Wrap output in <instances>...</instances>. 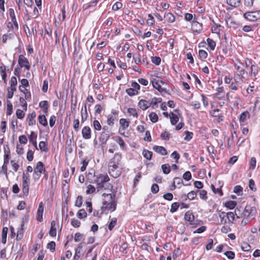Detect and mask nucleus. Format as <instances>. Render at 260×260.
<instances>
[{
    "instance_id": "obj_43",
    "label": "nucleus",
    "mask_w": 260,
    "mask_h": 260,
    "mask_svg": "<svg viewBox=\"0 0 260 260\" xmlns=\"http://www.w3.org/2000/svg\"><path fill=\"white\" fill-rule=\"evenodd\" d=\"M126 93L129 96L137 95L138 92L133 88H129L126 90Z\"/></svg>"
},
{
    "instance_id": "obj_9",
    "label": "nucleus",
    "mask_w": 260,
    "mask_h": 260,
    "mask_svg": "<svg viewBox=\"0 0 260 260\" xmlns=\"http://www.w3.org/2000/svg\"><path fill=\"white\" fill-rule=\"evenodd\" d=\"M151 82L153 87L156 89L158 90L159 92H167L166 88L161 87V85L159 84V80H157L156 79H153L151 80Z\"/></svg>"
},
{
    "instance_id": "obj_62",
    "label": "nucleus",
    "mask_w": 260,
    "mask_h": 260,
    "mask_svg": "<svg viewBox=\"0 0 260 260\" xmlns=\"http://www.w3.org/2000/svg\"><path fill=\"white\" fill-rule=\"evenodd\" d=\"M19 101H20V103L21 104V105L22 106V108H23V109L24 110H27V103H26V102L25 101V100L24 99H23V98L22 97H20V99H19Z\"/></svg>"
},
{
    "instance_id": "obj_39",
    "label": "nucleus",
    "mask_w": 260,
    "mask_h": 260,
    "mask_svg": "<svg viewBox=\"0 0 260 260\" xmlns=\"http://www.w3.org/2000/svg\"><path fill=\"white\" fill-rule=\"evenodd\" d=\"M77 216L78 218L82 219L87 216V213L84 209H81L78 212Z\"/></svg>"
},
{
    "instance_id": "obj_44",
    "label": "nucleus",
    "mask_w": 260,
    "mask_h": 260,
    "mask_svg": "<svg viewBox=\"0 0 260 260\" xmlns=\"http://www.w3.org/2000/svg\"><path fill=\"white\" fill-rule=\"evenodd\" d=\"M127 112L131 115H133V116L137 118L138 117V114L137 113V111L136 109L130 108H128L127 110Z\"/></svg>"
},
{
    "instance_id": "obj_15",
    "label": "nucleus",
    "mask_w": 260,
    "mask_h": 260,
    "mask_svg": "<svg viewBox=\"0 0 260 260\" xmlns=\"http://www.w3.org/2000/svg\"><path fill=\"white\" fill-rule=\"evenodd\" d=\"M37 138V135L35 134V133L34 132H31L29 137V141L32 144L36 149H38L36 141Z\"/></svg>"
},
{
    "instance_id": "obj_12",
    "label": "nucleus",
    "mask_w": 260,
    "mask_h": 260,
    "mask_svg": "<svg viewBox=\"0 0 260 260\" xmlns=\"http://www.w3.org/2000/svg\"><path fill=\"white\" fill-rule=\"evenodd\" d=\"M110 137L109 133L105 132L101 133L99 137V140L102 145L105 144Z\"/></svg>"
},
{
    "instance_id": "obj_14",
    "label": "nucleus",
    "mask_w": 260,
    "mask_h": 260,
    "mask_svg": "<svg viewBox=\"0 0 260 260\" xmlns=\"http://www.w3.org/2000/svg\"><path fill=\"white\" fill-rule=\"evenodd\" d=\"M153 150L162 155H165L167 154V150L162 146H154L153 147Z\"/></svg>"
},
{
    "instance_id": "obj_32",
    "label": "nucleus",
    "mask_w": 260,
    "mask_h": 260,
    "mask_svg": "<svg viewBox=\"0 0 260 260\" xmlns=\"http://www.w3.org/2000/svg\"><path fill=\"white\" fill-rule=\"evenodd\" d=\"M39 147L40 149L42 151L47 152L48 150L47 144L44 141H41L39 143Z\"/></svg>"
},
{
    "instance_id": "obj_31",
    "label": "nucleus",
    "mask_w": 260,
    "mask_h": 260,
    "mask_svg": "<svg viewBox=\"0 0 260 260\" xmlns=\"http://www.w3.org/2000/svg\"><path fill=\"white\" fill-rule=\"evenodd\" d=\"M258 72V67L255 64H252L251 66V76L255 77Z\"/></svg>"
},
{
    "instance_id": "obj_55",
    "label": "nucleus",
    "mask_w": 260,
    "mask_h": 260,
    "mask_svg": "<svg viewBox=\"0 0 260 260\" xmlns=\"http://www.w3.org/2000/svg\"><path fill=\"white\" fill-rule=\"evenodd\" d=\"M199 55L201 58L205 59L208 56V53L204 50H200L199 51Z\"/></svg>"
},
{
    "instance_id": "obj_20",
    "label": "nucleus",
    "mask_w": 260,
    "mask_h": 260,
    "mask_svg": "<svg viewBox=\"0 0 260 260\" xmlns=\"http://www.w3.org/2000/svg\"><path fill=\"white\" fill-rule=\"evenodd\" d=\"M39 106L43 109V111L45 113H47L48 112V102L47 101H41L39 103Z\"/></svg>"
},
{
    "instance_id": "obj_38",
    "label": "nucleus",
    "mask_w": 260,
    "mask_h": 260,
    "mask_svg": "<svg viewBox=\"0 0 260 260\" xmlns=\"http://www.w3.org/2000/svg\"><path fill=\"white\" fill-rule=\"evenodd\" d=\"M179 206H180V204L179 203H178V202L173 203L171 205V208L170 209V212L173 213H174L176 211H177V210H178V209L179 207Z\"/></svg>"
},
{
    "instance_id": "obj_7",
    "label": "nucleus",
    "mask_w": 260,
    "mask_h": 260,
    "mask_svg": "<svg viewBox=\"0 0 260 260\" xmlns=\"http://www.w3.org/2000/svg\"><path fill=\"white\" fill-rule=\"evenodd\" d=\"M18 64L21 68L24 67L28 70H29L30 67L28 59L22 54L19 56Z\"/></svg>"
},
{
    "instance_id": "obj_27",
    "label": "nucleus",
    "mask_w": 260,
    "mask_h": 260,
    "mask_svg": "<svg viewBox=\"0 0 260 260\" xmlns=\"http://www.w3.org/2000/svg\"><path fill=\"white\" fill-rule=\"evenodd\" d=\"M235 137H237V133L235 131L232 133L231 137L228 139L227 145L229 149L230 148L231 146L233 145Z\"/></svg>"
},
{
    "instance_id": "obj_57",
    "label": "nucleus",
    "mask_w": 260,
    "mask_h": 260,
    "mask_svg": "<svg viewBox=\"0 0 260 260\" xmlns=\"http://www.w3.org/2000/svg\"><path fill=\"white\" fill-rule=\"evenodd\" d=\"M116 117L111 115L108 116L107 123L109 125H113Z\"/></svg>"
},
{
    "instance_id": "obj_59",
    "label": "nucleus",
    "mask_w": 260,
    "mask_h": 260,
    "mask_svg": "<svg viewBox=\"0 0 260 260\" xmlns=\"http://www.w3.org/2000/svg\"><path fill=\"white\" fill-rule=\"evenodd\" d=\"M16 114L17 117L19 119H22L24 117V115H25L24 112L20 109L17 110Z\"/></svg>"
},
{
    "instance_id": "obj_33",
    "label": "nucleus",
    "mask_w": 260,
    "mask_h": 260,
    "mask_svg": "<svg viewBox=\"0 0 260 260\" xmlns=\"http://www.w3.org/2000/svg\"><path fill=\"white\" fill-rule=\"evenodd\" d=\"M149 117L150 120L153 123H155L158 120V116L156 113L154 112L150 113L149 115Z\"/></svg>"
},
{
    "instance_id": "obj_26",
    "label": "nucleus",
    "mask_w": 260,
    "mask_h": 260,
    "mask_svg": "<svg viewBox=\"0 0 260 260\" xmlns=\"http://www.w3.org/2000/svg\"><path fill=\"white\" fill-rule=\"evenodd\" d=\"M23 226H24V222L23 221L22 222L21 224V228L17 231V236H16V239L17 240H20L22 239L23 237Z\"/></svg>"
},
{
    "instance_id": "obj_21",
    "label": "nucleus",
    "mask_w": 260,
    "mask_h": 260,
    "mask_svg": "<svg viewBox=\"0 0 260 260\" xmlns=\"http://www.w3.org/2000/svg\"><path fill=\"white\" fill-rule=\"evenodd\" d=\"M164 18L166 21L171 23L173 22L175 19L174 15L171 13H166L165 14Z\"/></svg>"
},
{
    "instance_id": "obj_6",
    "label": "nucleus",
    "mask_w": 260,
    "mask_h": 260,
    "mask_svg": "<svg viewBox=\"0 0 260 260\" xmlns=\"http://www.w3.org/2000/svg\"><path fill=\"white\" fill-rule=\"evenodd\" d=\"M244 17L249 21H254L260 19V11L245 13Z\"/></svg>"
},
{
    "instance_id": "obj_52",
    "label": "nucleus",
    "mask_w": 260,
    "mask_h": 260,
    "mask_svg": "<svg viewBox=\"0 0 260 260\" xmlns=\"http://www.w3.org/2000/svg\"><path fill=\"white\" fill-rule=\"evenodd\" d=\"M224 255L230 259L234 258L235 254V253L232 251H227L224 253Z\"/></svg>"
},
{
    "instance_id": "obj_60",
    "label": "nucleus",
    "mask_w": 260,
    "mask_h": 260,
    "mask_svg": "<svg viewBox=\"0 0 260 260\" xmlns=\"http://www.w3.org/2000/svg\"><path fill=\"white\" fill-rule=\"evenodd\" d=\"M122 7V4L120 2H116L112 6V10L117 11Z\"/></svg>"
},
{
    "instance_id": "obj_1",
    "label": "nucleus",
    "mask_w": 260,
    "mask_h": 260,
    "mask_svg": "<svg viewBox=\"0 0 260 260\" xmlns=\"http://www.w3.org/2000/svg\"><path fill=\"white\" fill-rule=\"evenodd\" d=\"M87 178L90 183L96 184L98 191L103 189H111L113 188L111 184L107 183L110 181V178L107 174H95V171L91 169L87 175Z\"/></svg>"
},
{
    "instance_id": "obj_25",
    "label": "nucleus",
    "mask_w": 260,
    "mask_h": 260,
    "mask_svg": "<svg viewBox=\"0 0 260 260\" xmlns=\"http://www.w3.org/2000/svg\"><path fill=\"white\" fill-rule=\"evenodd\" d=\"M115 141L119 144L121 149L123 150L125 149L126 144L124 143L123 139L120 137H116L115 139Z\"/></svg>"
},
{
    "instance_id": "obj_58",
    "label": "nucleus",
    "mask_w": 260,
    "mask_h": 260,
    "mask_svg": "<svg viewBox=\"0 0 260 260\" xmlns=\"http://www.w3.org/2000/svg\"><path fill=\"white\" fill-rule=\"evenodd\" d=\"M161 102V98H154L151 100V101L150 102L151 106H154L157 105L158 103H160Z\"/></svg>"
},
{
    "instance_id": "obj_8",
    "label": "nucleus",
    "mask_w": 260,
    "mask_h": 260,
    "mask_svg": "<svg viewBox=\"0 0 260 260\" xmlns=\"http://www.w3.org/2000/svg\"><path fill=\"white\" fill-rule=\"evenodd\" d=\"M203 29L202 24L193 20L191 24V30L193 34H198Z\"/></svg>"
},
{
    "instance_id": "obj_2",
    "label": "nucleus",
    "mask_w": 260,
    "mask_h": 260,
    "mask_svg": "<svg viewBox=\"0 0 260 260\" xmlns=\"http://www.w3.org/2000/svg\"><path fill=\"white\" fill-rule=\"evenodd\" d=\"M121 158V154L116 153L115 154L114 157L111 158L109 162V173L111 176L115 178L118 177L121 173V169L119 167Z\"/></svg>"
},
{
    "instance_id": "obj_28",
    "label": "nucleus",
    "mask_w": 260,
    "mask_h": 260,
    "mask_svg": "<svg viewBox=\"0 0 260 260\" xmlns=\"http://www.w3.org/2000/svg\"><path fill=\"white\" fill-rule=\"evenodd\" d=\"M184 218L187 221L192 222L194 220V215L190 211H187L185 214Z\"/></svg>"
},
{
    "instance_id": "obj_16",
    "label": "nucleus",
    "mask_w": 260,
    "mask_h": 260,
    "mask_svg": "<svg viewBox=\"0 0 260 260\" xmlns=\"http://www.w3.org/2000/svg\"><path fill=\"white\" fill-rule=\"evenodd\" d=\"M36 116V114L35 111L32 112L31 114L28 115L27 119L28 120V125H32L35 124L36 120L35 117Z\"/></svg>"
},
{
    "instance_id": "obj_19",
    "label": "nucleus",
    "mask_w": 260,
    "mask_h": 260,
    "mask_svg": "<svg viewBox=\"0 0 260 260\" xmlns=\"http://www.w3.org/2000/svg\"><path fill=\"white\" fill-rule=\"evenodd\" d=\"M19 89L20 91L23 92L25 94V100H28L29 99H30L31 98V94L30 92L28 91L27 89H26L24 87H23L22 86H19Z\"/></svg>"
},
{
    "instance_id": "obj_42",
    "label": "nucleus",
    "mask_w": 260,
    "mask_h": 260,
    "mask_svg": "<svg viewBox=\"0 0 260 260\" xmlns=\"http://www.w3.org/2000/svg\"><path fill=\"white\" fill-rule=\"evenodd\" d=\"M129 121L124 118H121L119 120L120 124L123 127V129L127 128L129 126Z\"/></svg>"
},
{
    "instance_id": "obj_51",
    "label": "nucleus",
    "mask_w": 260,
    "mask_h": 260,
    "mask_svg": "<svg viewBox=\"0 0 260 260\" xmlns=\"http://www.w3.org/2000/svg\"><path fill=\"white\" fill-rule=\"evenodd\" d=\"M241 248L244 251H248L250 250L251 246L247 243L244 242L241 244Z\"/></svg>"
},
{
    "instance_id": "obj_61",
    "label": "nucleus",
    "mask_w": 260,
    "mask_h": 260,
    "mask_svg": "<svg viewBox=\"0 0 260 260\" xmlns=\"http://www.w3.org/2000/svg\"><path fill=\"white\" fill-rule=\"evenodd\" d=\"M249 187L253 191H255L256 190V188L255 187L254 181L252 179H250L249 181Z\"/></svg>"
},
{
    "instance_id": "obj_35",
    "label": "nucleus",
    "mask_w": 260,
    "mask_h": 260,
    "mask_svg": "<svg viewBox=\"0 0 260 260\" xmlns=\"http://www.w3.org/2000/svg\"><path fill=\"white\" fill-rule=\"evenodd\" d=\"M162 172L165 174H168L171 171V168L169 164H164L161 166Z\"/></svg>"
},
{
    "instance_id": "obj_18",
    "label": "nucleus",
    "mask_w": 260,
    "mask_h": 260,
    "mask_svg": "<svg viewBox=\"0 0 260 260\" xmlns=\"http://www.w3.org/2000/svg\"><path fill=\"white\" fill-rule=\"evenodd\" d=\"M82 248V243H80L78 245L77 248L76 249L75 254L74 258H73L74 260H77L80 258Z\"/></svg>"
},
{
    "instance_id": "obj_22",
    "label": "nucleus",
    "mask_w": 260,
    "mask_h": 260,
    "mask_svg": "<svg viewBox=\"0 0 260 260\" xmlns=\"http://www.w3.org/2000/svg\"><path fill=\"white\" fill-rule=\"evenodd\" d=\"M227 4L234 7H238L241 4L240 0H226Z\"/></svg>"
},
{
    "instance_id": "obj_46",
    "label": "nucleus",
    "mask_w": 260,
    "mask_h": 260,
    "mask_svg": "<svg viewBox=\"0 0 260 260\" xmlns=\"http://www.w3.org/2000/svg\"><path fill=\"white\" fill-rule=\"evenodd\" d=\"M81 121L82 122H84L87 118L88 114L87 111H83V108H82L81 110Z\"/></svg>"
},
{
    "instance_id": "obj_24",
    "label": "nucleus",
    "mask_w": 260,
    "mask_h": 260,
    "mask_svg": "<svg viewBox=\"0 0 260 260\" xmlns=\"http://www.w3.org/2000/svg\"><path fill=\"white\" fill-rule=\"evenodd\" d=\"M8 231V229L7 227H4L3 229L2 233V242L3 244H5L7 241V234Z\"/></svg>"
},
{
    "instance_id": "obj_63",
    "label": "nucleus",
    "mask_w": 260,
    "mask_h": 260,
    "mask_svg": "<svg viewBox=\"0 0 260 260\" xmlns=\"http://www.w3.org/2000/svg\"><path fill=\"white\" fill-rule=\"evenodd\" d=\"M161 138L165 140H169L170 138V134L167 131H165L161 134Z\"/></svg>"
},
{
    "instance_id": "obj_17",
    "label": "nucleus",
    "mask_w": 260,
    "mask_h": 260,
    "mask_svg": "<svg viewBox=\"0 0 260 260\" xmlns=\"http://www.w3.org/2000/svg\"><path fill=\"white\" fill-rule=\"evenodd\" d=\"M249 118H250V114L248 111H246L240 114V118H239V121H240L241 124H242V123H244L247 119Z\"/></svg>"
},
{
    "instance_id": "obj_64",
    "label": "nucleus",
    "mask_w": 260,
    "mask_h": 260,
    "mask_svg": "<svg viewBox=\"0 0 260 260\" xmlns=\"http://www.w3.org/2000/svg\"><path fill=\"white\" fill-rule=\"evenodd\" d=\"M183 178L186 181L190 180L191 178V173L189 171L185 172L183 175Z\"/></svg>"
},
{
    "instance_id": "obj_40",
    "label": "nucleus",
    "mask_w": 260,
    "mask_h": 260,
    "mask_svg": "<svg viewBox=\"0 0 260 260\" xmlns=\"http://www.w3.org/2000/svg\"><path fill=\"white\" fill-rule=\"evenodd\" d=\"M39 120L40 124H42L44 126H46L47 125V121L46 117L44 115H39Z\"/></svg>"
},
{
    "instance_id": "obj_41",
    "label": "nucleus",
    "mask_w": 260,
    "mask_h": 260,
    "mask_svg": "<svg viewBox=\"0 0 260 260\" xmlns=\"http://www.w3.org/2000/svg\"><path fill=\"white\" fill-rule=\"evenodd\" d=\"M13 112V105L10 101H7V115H10Z\"/></svg>"
},
{
    "instance_id": "obj_5",
    "label": "nucleus",
    "mask_w": 260,
    "mask_h": 260,
    "mask_svg": "<svg viewBox=\"0 0 260 260\" xmlns=\"http://www.w3.org/2000/svg\"><path fill=\"white\" fill-rule=\"evenodd\" d=\"M45 172V168L43 163L41 161L37 162L36 167L34 168V177L39 179L41 174Z\"/></svg>"
},
{
    "instance_id": "obj_34",
    "label": "nucleus",
    "mask_w": 260,
    "mask_h": 260,
    "mask_svg": "<svg viewBox=\"0 0 260 260\" xmlns=\"http://www.w3.org/2000/svg\"><path fill=\"white\" fill-rule=\"evenodd\" d=\"M117 218H113L111 219L110 222H109V225H108V229L110 231L112 230V229L114 228V227L117 224Z\"/></svg>"
},
{
    "instance_id": "obj_4",
    "label": "nucleus",
    "mask_w": 260,
    "mask_h": 260,
    "mask_svg": "<svg viewBox=\"0 0 260 260\" xmlns=\"http://www.w3.org/2000/svg\"><path fill=\"white\" fill-rule=\"evenodd\" d=\"M256 212V208L254 207L246 206L243 213H242L243 217H246L249 219H253Z\"/></svg>"
},
{
    "instance_id": "obj_23",
    "label": "nucleus",
    "mask_w": 260,
    "mask_h": 260,
    "mask_svg": "<svg viewBox=\"0 0 260 260\" xmlns=\"http://www.w3.org/2000/svg\"><path fill=\"white\" fill-rule=\"evenodd\" d=\"M170 117L171 123L172 125L176 124L179 120V117H178V116L173 113V112L170 113Z\"/></svg>"
},
{
    "instance_id": "obj_56",
    "label": "nucleus",
    "mask_w": 260,
    "mask_h": 260,
    "mask_svg": "<svg viewBox=\"0 0 260 260\" xmlns=\"http://www.w3.org/2000/svg\"><path fill=\"white\" fill-rule=\"evenodd\" d=\"M207 192L205 190H202L200 191V197L201 199L206 200L208 198Z\"/></svg>"
},
{
    "instance_id": "obj_10",
    "label": "nucleus",
    "mask_w": 260,
    "mask_h": 260,
    "mask_svg": "<svg viewBox=\"0 0 260 260\" xmlns=\"http://www.w3.org/2000/svg\"><path fill=\"white\" fill-rule=\"evenodd\" d=\"M44 211V204L43 202H41L39 204V207L37 213V220L41 222L43 221V214Z\"/></svg>"
},
{
    "instance_id": "obj_45",
    "label": "nucleus",
    "mask_w": 260,
    "mask_h": 260,
    "mask_svg": "<svg viewBox=\"0 0 260 260\" xmlns=\"http://www.w3.org/2000/svg\"><path fill=\"white\" fill-rule=\"evenodd\" d=\"M95 191V188L92 185L89 184L87 186V189L86 191V193L87 194L92 193Z\"/></svg>"
},
{
    "instance_id": "obj_47",
    "label": "nucleus",
    "mask_w": 260,
    "mask_h": 260,
    "mask_svg": "<svg viewBox=\"0 0 260 260\" xmlns=\"http://www.w3.org/2000/svg\"><path fill=\"white\" fill-rule=\"evenodd\" d=\"M151 61L156 66H158L161 62V58L158 56L151 57Z\"/></svg>"
},
{
    "instance_id": "obj_49",
    "label": "nucleus",
    "mask_w": 260,
    "mask_h": 260,
    "mask_svg": "<svg viewBox=\"0 0 260 260\" xmlns=\"http://www.w3.org/2000/svg\"><path fill=\"white\" fill-rule=\"evenodd\" d=\"M93 126L94 129L97 130V131H100L102 128V126L101 125L100 123L97 120H94L93 121Z\"/></svg>"
},
{
    "instance_id": "obj_11",
    "label": "nucleus",
    "mask_w": 260,
    "mask_h": 260,
    "mask_svg": "<svg viewBox=\"0 0 260 260\" xmlns=\"http://www.w3.org/2000/svg\"><path fill=\"white\" fill-rule=\"evenodd\" d=\"M82 135L84 139L91 138V129L89 126H85L82 129Z\"/></svg>"
},
{
    "instance_id": "obj_13",
    "label": "nucleus",
    "mask_w": 260,
    "mask_h": 260,
    "mask_svg": "<svg viewBox=\"0 0 260 260\" xmlns=\"http://www.w3.org/2000/svg\"><path fill=\"white\" fill-rule=\"evenodd\" d=\"M139 107L143 110H145L151 106L150 102L144 100H141L138 103Z\"/></svg>"
},
{
    "instance_id": "obj_37",
    "label": "nucleus",
    "mask_w": 260,
    "mask_h": 260,
    "mask_svg": "<svg viewBox=\"0 0 260 260\" xmlns=\"http://www.w3.org/2000/svg\"><path fill=\"white\" fill-rule=\"evenodd\" d=\"M208 45L210 47L211 50H213L216 46V43L212 39L208 38L207 39Z\"/></svg>"
},
{
    "instance_id": "obj_30",
    "label": "nucleus",
    "mask_w": 260,
    "mask_h": 260,
    "mask_svg": "<svg viewBox=\"0 0 260 260\" xmlns=\"http://www.w3.org/2000/svg\"><path fill=\"white\" fill-rule=\"evenodd\" d=\"M142 154L147 159L150 160L152 158V152L147 150H144Z\"/></svg>"
},
{
    "instance_id": "obj_54",
    "label": "nucleus",
    "mask_w": 260,
    "mask_h": 260,
    "mask_svg": "<svg viewBox=\"0 0 260 260\" xmlns=\"http://www.w3.org/2000/svg\"><path fill=\"white\" fill-rule=\"evenodd\" d=\"M226 217L230 222H233L235 219V214L232 212H229L226 213Z\"/></svg>"
},
{
    "instance_id": "obj_50",
    "label": "nucleus",
    "mask_w": 260,
    "mask_h": 260,
    "mask_svg": "<svg viewBox=\"0 0 260 260\" xmlns=\"http://www.w3.org/2000/svg\"><path fill=\"white\" fill-rule=\"evenodd\" d=\"M83 203V198L81 196H78L75 201V206L78 207H80Z\"/></svg>"
},
{
    "instance_id": "obj_3",
    "label": "nucleus",
    "mask_w": 260,
    "mask_h": 260,
    "mask_svg": "<svg viewBox=\"0 0 260 260\" xmlns=\"http://www.w3.org/2000/svg\"><path fill=\"white\" fill-rule=\"evenodd\" d=\"M103 196L104 197L103 206L102 208L103 209H107L108 210H111L114 211L115 210L116 208V203L115 201V194L112 193H103Z\"/></svg>"
},
{
    "instance_id": "obj_48",
    "label": "nucleus",
    "mask_w": 260,
    "mask_h": 260,
    "mask_svg": "<svg viewBox=\"0 0 260 260\" xmlns=\"http://www.w3.org/2000/svg\"><path fill=\"white\" fill-rule=\"evenodd\" d=\"M48 249H49L51 252H54L55 250V243L54 241L50 242L47 245Z\"/></svg>"
},
{
    "instance_id": "obj_29",
    "label": "nucleus",
    "mask_w": 260,
    "mask_h": 260,
    "mask_svg": "<svg viewBox=\"0 0 260 260\" xmlns=\"http://www.w3.org/2000/svg\"><path fill=\"white\" fill-rule=\"evenodd\" d=\"M236 205H237L236 202L233 201H228L224 204L226 208H229V209H234L235 207V206H236Z\"/></svg>"
},
{
    "instance_id": "obj_36",
    "label": "nucleus",
    "mask_w": 260,
    "mask_h": 260,
    "mask_svg": "<svg viewBox=\"0 0 260 260\" xmlns=\"http://www.w3.org/2000/svg\"><path fill=\"white\" fill-rule=\"evenodd\" d=\"M234 80L236 83H240L243 82V77L239 74L235 73L233 77Z\"/></svg>"
},
{
    "instance_id": "obj_53",
    "label": "nucleus",
    "mask_w": 260,
    "mask_h": 260,
    "mask_svg": "<svg viewBox=\"0 0 260 260\" xmlns=\"http://www.w3.org/2000/svg\"><path fill=\"white\" fill-rule=\"evenodd\" d=\"M211 187L212 191L215 193H218L220 194V196H222L223 193H222L221 188H215V186L213 184L211 185Z\"/></svg>"
}]
</instances>
